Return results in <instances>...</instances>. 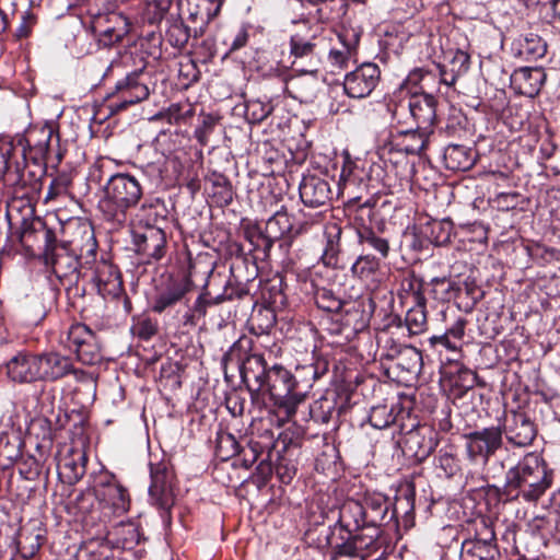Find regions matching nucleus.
<instances>
[{
  "mask_svg": "<svg viewBox=\"0 0 560 560\" xmlns=\"http://www.w3.org/2000/svg\"><path fill=\"white\" fill-rule=\"evenodd\" d=\"M380 79V67L373 62H364L346 74L343 80L345 93L351 98L368 97L377 86Z\"/></svg>",
  "mask_w": 560,
  "mask_h": 560,
  "instance_id": "nucleus-18",
  "label": "nucleus"
},
{
  "mask_svg": "<svg viewBox=\"0 0 560 560\" xmlns=\"http://www.w3.org/2000/svg\"><path fill=\"white\" fill-rule=\"evenodd\" d=\"M47 162H31L26 160L16 168V180L14 182V194L20 197L13 199L18 205H31L30 200L40 194L43 187V178L46 174Z\"/></svg>",
  "mask_w": 560,
  "mask_h": 560,
  "instance_id": "nucleus-14",
  "label": "nucleus"
},
{
  "mask_svg": "<svg viewBox=\"0 0 560 560\" xmlns=\"http://www.w3.org/2000/svg\"><path fill=\"white\" fill-rule=\"evenodd\" d=\"M546 73L541 67H523L516 69L511 75V84L517 93L534 97L536 96L544 82Z\"/></svg>",
  "mask_w": 560,
  "mask_h": 560,
  "instance_id": "nucleus-29",
  "label": "nucleus"
},
{
  "mask_svg": "<svg viewBox=\"0 0 560 560\" xmlns=\"http://www.w3.org/2000/svg\"><path fill=\"white\" fill-rule=\"evenodd\" d=\"M96 288L97 293L106 298H118L124 291L121 275L108 259L101 258L93 265L86 277Z\"/></svg>",
  "mask_w": 560,
  "mask_h": 560,
  "instance_id": "nucleus-19",
  "label": "nucleus"
},
{
  "mask_svg": "<svg viewBox=\"0 0 560 560\" xmlns=\"http://www.w3.org/2000/svg\"><path fill=\"white\" fill-rule=\"evenodd\" d=\"M422 364L421 351L413 346L405 345V348L397 360V366L409 373H417L421 371Z\"/></svg>",
  "mask_w": 560,
  "mask_h": 560,
  "instance_id": "nucleus-60",
  "label": "nucleus"
},
{
  "mask_svg": "<svg viewBox=\"0 0 560 560\" xmlns=\"http://www.w3.org/2000/svg\"><path fill=\"white\" fill-rule=\"evenodd\" d=\"M537 425L530 417L518 410L505 415L502 425H492L464 434L467 459L486 465L503 445V435L514 447H526L537 436Z\"/></svg>",
  "mask_w": 560,
  "mask_h": 560,
  "instance_id": "nucleus-2",
  "label": "nucleus"
},
{
  "mask_svg": "<svg viewBox=\"0 0 560 560\" xmlns=\"http://www.w3.org/2000/svg\"><path fill=\"white\" fill-rule=\"evenodd\" d=\"M528 256L538 265L545 266L560 260V250L540 243H534L526 247Z\"/></svg>",
  "mask_w": 560,
  "mask_h": 560,
  "instance_id": "nucleus-61",
  "label": "nucleus"
},
{
  "mask_svg": "<svg viewBox=\"0 0 560 560\" xmlns=\"http://www.w3.org/2000/svg\"><path fill=\"white\" fill-rule=\"evenodd\" d=\"M185 43L177 44V89H188L199 79L197 61L191 58Z\"/></svg>",
  "mask_w": 560,
  "mask_h": 560,
  "instance_id": "nucleus-34",
  "label": "nucleus"
},
{
  "mask_svg": "<svg viewBox=\"0 0 560 560\" xmlns=\"http://www.w3.org/2000/svg\"><path fill=\"white\" fill-rule=\"evenodd\" d=\"M60 342L77 354L80 362L93 365L102 360L101 349L96 335L85 324H72L60 336Z\"/></svg>",
  "mask_w": 560,
  "mask_h": 560,
  "instance_id": "nucleus-12",
  "label": "nucleus"
},
{
  "mask_svg": "<svg viewBox=\"0 0 560 560\" xmlns=\"http://www.w3.org/2000/svg\"><path fill=\"white\" fill-rule=\"evenodd\" d=\"M338 38L340 40L341 47L331 48L328 55V59L332 66L343 68L348 65V61L355 52L360 36L353 30H346L338 34Z\"/></svg>",
  "mask_w": 560,
  "mask_h": 560,
  "instance_id": "nucleus-36",
  "label": "nucleus"
},
{
  "mask_svg": "<svg viewBox=\"0 0 560 560\" xmlns=\"http://www.w3.org/2000/svg\"><path fill=\"white\" fill-rule=\"evenodd\" d=\"M105 508L112 509L113 513L121 516L130 509V495L126 487L121 482L114 485L107 491H102L96 497Z\"/></svg>",
  "mask_w": 560,
  "mask_h": 560,
  "instance_id": "nucleus-38",
  "label": "nucleus"
},
{
  "mask_svg": "<svg viewBox=\"0 0 560 560\" xmlns=\"http://www.w3.org/2000/svg\"><path fill=\"white\" fill-rule=\"evenodd\" d=\"M175 472L165 464H159L151 468V486L149 492L156 505L162 510L161 516L166 525H172V508L175 505V492L173 480Z\"/></svg>",
  "mask_w": 560,
  "mask_h": 560,
  "instance_id": "nucleus-13",
  "label": "nucleus"
},
{
  "mask_svg": "<svg viewBox=\"0 0 560 560\" xmlns=\"http://www.w3.org/2000/svg\"><path fill=\"white\" fill-rule=\"evenodd\" d=\"M299 192L303 205L310 208L326 206L332 198L329 180L315 174L303 176Z\"/></svg>",
  "mask_w": 560,
  "mask_h": 560,
  "instance_id": "nucleus-26",
  "label": "nucleus"
},
{
  "mask_svg": "<svg viewBox=\"0 0 560 560\" xmlns=\"http://www.w3.org/2000/svg\"><path fill=\"white\" fill-rule=\"evenodd\" d=\"M324 235L326 245L322 255L323 262L328 267H337L341 253L342 229L337 223H329L325 226Z\"/></svg>",
  "mask_w": 560,
  "mask_h": 560,
  "instance_id": "nucleus-42",
  "label": "nucleus"
},
{
  "mask_svg": "<svg viewBox=\"0 0 560 560\" xmlns=\"http://www.w3.org/2000/svg\"><path fill=\"white\" fill-rule=\"evenodd\" d=\"M287 289L288 285L284 278L280 275H276L265 283L262 288V295L270 304L284 306L288 302Z\"/></svg>",
  "mask_w": 560,
  "mask_h": 560,
  "instance_id": "nucleus-50",
  "label": "nucleus"
},
{
  "mask_svg": "<svg viewBox=\"0 0 560 560\" xmlns=\"http://www.w3.org/2000/svg\"><path fill=\"white\" fill-rule=\"evenodd\" d=\"M301 26V30L292 34L290 38V56L293 58L291 68L292 71L299 73L291 79V82L294 86L302 88L303 77H307L310 82L304 90V96L311 97L315 94L318 84V37L307 23L304 22Z\"/></svg>",
  "mask_w": 560,
  "mask_h": 560,
  "instance_id": "nucleus-6",
  "label": "nucleus"
},
{
  "mask_svg": "<svg viewBox=\"0 0 560 560\" xmlns=\"http://www.w3.org/2000/svg\"><path fill=\"white\" fill-rule=\"evenodd\" d=\"M68 419L67 413L63 416L58 413L55 420V428L52 427V420L47 416L32 419L27 431L28 439L35 442L36 453H40V456H49L54 445L55 431L62 429L65 421Z\"/></svg>",
  "mask_w": 560,
  "mask_h": 560,
  "instance_id": "nucleus-20",
  "label": "nucleus"
},
{
  "mask_svg": "<svg viewBox=\"0 0 560 560\" xmlns=\"http://www.w3.org/2000/svg\"><path fill=\"white\" fill-rule=\"evenodd\" d=\"M394 408L386 405L373 407L369 416V422L376 429H385L395 423Z\"/></svg>",
  "mask_w": 560,
  "mask_h": 560,
  "instance_id": "nucleus-64",
  "label": "nucleus"
},
{
  "mask_svg": "<svg viewBox=\"0 0 560 560\" xmlns=\"http://www.w3.org/2000/svg\"><path fill=\"white\" fill-rule=\"evenodd\" d=\"M314 302L318 308L328 313H338L341 311L343 301L335 294V292L327 288L314 289Z\"/></svg>",
  "mask_w": 560,
  "mask_h": 560,
  "instance_id": "nucleus-55",
  "label": "nucleus"
},
{
  "mask_svg": "<svg viewBox=\"0 0 560 560\" xmlns=\"http://www.w3.org/2000/svg\"><path fill=\"white\" fill-rule=\"evenodd\" d=\"M316 7L314 18L320 23H327L340 19L347 12L345 0H299Z\"/></svg>",
  "mask_w": 560,
  "mask_h": 560,
  "instance_id": "nucleus-43",
  "label": "nucleus"
},
{
  "mask_svg": "<svg viewBox=\"0 0 560 560\" xmlns=\"http://www.w3.org/2000/svg\"><path fill=\"white\" fill-rule=\"evenodd\" d=\"M293 224L291 217L282 206L280 210L276 211L265 224V240L266 247L272 248L277 241H280L284 235L292 231Z\"/></svg>",
  "mask_w": 560,
  "mask_h": 560,
  "instance_id": "nucleus-35",
  "label": "nucleus"
},
{
  "mask_svg": "<svg viewBox=\"0 0 560 560\" xmlns=\"http://www.w3.org/2000/svg\"><path fill=\"white\" fill-rule=\"evenodd\" d=\"M474 537L464 541H471L492 547H498L493 522L489 517H479L474 522Z\"/></svg>",
  "mask_w": 560,
  "mask_h": 560,
  "instance_id": "nucleus-52",
  "label": "nucleus"
},
{
  "mask_svg": "<svg viewBox=\"0 0 560 560\" xmlns=\"http://www.w3.org/2000/svg\"><path fill=\"white\" fill-rule=\"evenodd\" d=\"M143 77V70H136L116 83L115 90L105 98L109 114L125 110L128 106L140 103L149 96V88Z\"/></svg>",
  "mask_w": 560,
  "mask_h": 560,
  "instance_id": "nucleus-10",
  "label": "nucleus"
},
{
  "mask_svg": "<svg viewBox=\"0 0 560 560\" xmlns=\"http://www.w3.org/2000/svg\"><path fill=\"white\" fill-rule=\"evenodd\" d=\"M244 454L243 464L246 468L250 467L256 460V452L253 448L248 450L249 457L247 456L246 450L243 448L235 436L228 432H221L217 438V454L223 459H230L236 455Z\"/></svg>",
  "mask_w": 560,
  "mask_h": 560,
  "instance_id": "nucleus-33",
  "label": "nucleus"
},
{
  "mask_svg": "<svg viewBox=\"0 0 560 560\" xmlns=\"http://www.w3.org/2000/svg\"><path fill=\"white\" fill-rule=\"evenodd\" d=\"M341 407H337L336 398L325 396L314 402L311 407L312 418L322 423H328L341 415Z\"/></svg>",
  "mask_w": 560,
  "mask_h": 560,
  "instance_id": "nucleus-48",
  "label": "nucleus"
},
{
  "mask_svg": "<svg viewBox=\"0 0 560 560\" xmlns=\"http://www.w3.org/2000/svg\"><path fill=\"white\" fill-rule=\"evenodd\" d=\"M515 55L527 61H536L545 57L547 43L539 35L527 33L521 35L515 42Z\"/></svg>",
  "mask_w": 560,
  "mask_h": 560,
  "instance_id": "nucleus-37",
  "label": "nucleus"
},
{
  "mask_svg": "<svg viewBox=\"0 0 560 560\" xmlns=\"http://www.w3.org/2000/svg\"><path fill=\"white\" fill-rule=\"evenodd\" d=\"M142 197V187L138 179L129 174L110 175L104 187V196L98 201V209L106 221L122 224L127 212L135 208Z\"/></svg>",
  "mask_w": 560,
  "mask_h": 560,
  "instance_id": "nucleus-7",
  "label": "nucleus"
},
{
  "mask_svg": "<svg viewBox=\"0 0 560 560\" xmlns=\"http://www.w3.org/2000/svg\"><path fill=\"white\" fill-rule=\"evenodd\" d=\"M327 540L331 547L330 560H365L364 556L358 553L341 536L328 537Z\"/></svg>",
  "mask_w": 560,
  "mask_h": 560,
  "instance_id": "nucleus-56",
  "label": "nucleus"
},
{
  "mask_svg": "<svg viewBox=\"0 0 560 560\" xmlns=\"http://www.w3.org/2000/svg\"><path fill=\"white\" fill-rule=\"evenodd\" d=\"M378 198L370 197L364 202L361 198L350 201L349 210L353 211L352 223L357 231L358 243L363 250L386 259L390 253V240L385 231V222H376Z\"/></svg>",
  "mask_w": 560,
  "mask_h": 560,
  "instance_id": "nucleus-5",
  "label": "nucleus"
},
{
  "mask_svg": "<svg viewBox=\"0 0 560 560\" xmlns=\"http://www.w3.org/2000/svg\"><path fill=\"white\" fill-rule=\"evenodd\" d=\"M46 265H50L54 273L59 279H69L70 281L78 282L79 279H84L81 273V260L79 256L69 248L68 243H58L52 246L44 256Z\"/></svg>",
  "mask_w": 560,
  "mask_h": 560,
  "instance_id": "nucleus-17",
  "label": "nucleus"
},
{
  "mask_svg": "<svg viewBox=\"0 0 560 560\" xmlns=\"http://www.w3.org/2000/svg\"><path fill=\"white\" fill-rule=\"evenodd\" d=\"M18 144L24 145L31 162H56L62 160L58 127L52 122L31 125L23 133H18Z\"/></svg>",
  "mask_w": 560,
  "mask_h": 560,
  "instance_id": "nucleus-9",
  "label": "nucleus"
},
{
  "mask_svg": "<svg viewBox=\"0 0 560 560\" xmlns=\"http://www.w3.org/2000/svg\"><path fill=\"white\" fill-rule=\"evenodd\" d=\"M462 293L460 283L447 277H436L427 283V294L438 302H450Z\"/></svg>",
  "mask_w": 560,
  "mask_h": 560,
  "instance_id": "nucleus-39",
  "label": "nucleus"
},
{
  "mask_svg": "<svg viewBox=\"0 0 560 560\" xmlns=\"http://www.w3.org/2000/svg\"><path fill=\"white\" fill-rule=\"evenodd\" d=\"M364 511L360 500L347 499L338 508V517L334 525L329 526L331 537L335 536V530L338 529L339 534L350 536L357 532L364 530L368 524L365 523Z\"/></svg>",
  "mask_w": 560,
  "mask_h": 560,
  "instance_id": "nucleus-22",
  "label": "nucleus"
},
{
  "mask_svg": "<svg viewBox=\"0 0 560 560\" xmlns=\"http://www.w3.org/2000/svg\"><path fill=\"white\" fill-rule=\"evenodd\" d=\"M427 283L415 271L408 272L401 280V290L412 299L415 303L427 302Z\"/></svg>",
  "mask_w": 560,
  "mask_h": 560,
  "instance_id": "nucleus-53",
  "label": "nucleus"
},
{
  "mask_svg": "<svg viewBox=\"0 0 560 560\" xmlns=\"http://www.w3.org/2000/svg\"><path fill=\"white\" fill-rule=\"evenodd\" d=\"M298 472V465L291 454L279 455L275 464V474L283 485H290Z\"/></svg>",
  "mask_w": 560,
  "mask_h": 560,
  "instance_id": "nucleus-59",
  "label": "nucleus"
},
{
  "mask_svg": "<svg viewBox=\"0 0 560 560\" xmlns=\"http://www.w3.org/2000/svg\"><path fill=\"white\" fill-rule=\"evenodd\" d=\"M171 108L166 113L156 114L153 119H167L168 127L159 131L154 139V149L158 154L164 159L163 167L160 170L162 178L166 177L168 173L175 172V130L172 125Z\"/></svg>",
  "mask_w": 560,
  "mask_h": 560,
  "instance_id": "nucleus-25",
  "label": "nucleus"
},
{
  "mask_svg": "<svg viewBox=\"0 0 560 560\" xmlns=\"http://www.w3.org/2000/svg\"><path fill=\"white\" fill-rule=\"evenodd\" d=\"M453 235V222L450 219L434 220L430 224V238L438 245H445L451 242Z\"/></svg>",
  "mask_w": 560,
  "mask_h": 560,
  "instance_id": "nucleus-63",
  "label": "nucleus"
},
{
  "mask_svg": "<svg viewBox=\"0 0 560 560\" xmlns=\"http://www.w3.org/2000/svg\"><path fill=\"white\" fill-rule=\"evenodd\" d=\"M432 131L418 129L389 131L386 139L378 147V154L383 160H392L394 154L421 155L429 143Z\"/></svg>",
  "mask_w": 560,
  "mask_h": 560,
  "instance_id": "nucleus-11",
  "label": "nucleus"
},
{
  "mask_svg": "<svg viewBox=\"0 0 560 560\" xmlns=\"http://www.w3.org/2000/svg\"><path fill=\"white\" fill-rule=\"evenodd\" d=\"M296 372L300 374L302 381H307L306 384L308 385L310 392L314 382L328 372V361L324 358H317L311 364L298 366Z\"/></svg>",
  "mask_w": 560,
  "mask_h": 560,
  "instance_id": "nucleus-58",
  "label": "nucleus"
},
{
  "mask_svg": "<svg viewBox=\"0 0 560 560\" xmlns=\"http://www.w3.org/2000/svg\"><path fill=\"white\" fill-rule=\"evenodd\" d=\"M273 110L270 102H262L260 100H249L244 105V117L249 124H260Z\"/></svg>",
  "mask_w": 560,
  "mask_h": 560,
  "instance_id": "nucleus-57",
  "label": "nucleus"
},
{
  "mask_svg": "<svg viewBox=\"0 0 560 560\" xmlns=\"http://www.w3.org/2000/svg\"><path fill=\"white\" fill-rule=\"evenodd\" d=\"M88 455L83 450L70 448L58 462L59 475L70 485L78 482L86 472Z\"/></svg>",
  "mask_w": 560,
  "mask_h": 560,
  "instance_id": "nucleus-31",
  "label": "nucleus"
},
{
  "mask_svg": "<svg viewBox=\"0 0 560 560\" xmlns=\"http://www.w3.org/2000/svg\"><path fill=\"white\" fill-rule=\"evenodd\" d=\"M256 353L257 349L254 339L246 335L241 336L222 358L224 372L226 373L229 364L235 363L240 368L249 355H255Z\"/></svg>",
  "mask_w": 560,
  "mask_h": 560,
  "instance_id": "nucleus-40",
  "label": "nucleus"
},
{
  "mask_svg": "<svg viewBox=\"0 0 560 560\" xmlns=\"http://www.w3.org/2000/svg\"><path fill=\"white\" fill-rule=\"evenodd\" d=\"M306 383L307 381H302L296 371L293 374L282 365L275 364L269 369L268 380L262 390L270 395L275 405L283 409L287 418H291L308 394Z\"/></svg>",
  "mask_w": 560,
  "mask_h": 560,
  "instance_id": "nucleus-8",
  "label": "nucleus"
},
{
  "mask_svg": "<svg viewBox=\"0 0 560 560\" xmlns=\"http://www.w3.org/2000/svg\"><path fill=\"white\" fill-rule=\"evenodd\" d=\"M210 197L218 207H228L233 201L234 190L231 182L222 174H213Z\"/></svg>",
  "mask_w": 560,
  "mask_h": 560,
  "instance_id": "nucleus-46",
  "label": "nucleus"
},
{
  "mask_svg": "<svg viewBox=\"0 0 560 560\" xmlns=\"http://www.w3.org/2000/svg\"><path fill=\"white\" fill-rule=\"evenodd\" d=\"M443 158L446 168L452 171H467L475 164L471 151L459 144L446 147Z\"/></svg>",
  "mask_w": 560,
  "mask_h": 560,
  "instance_id": "nucleus-45",
  "label": "nucleus"
},
{
  "mask_svg": "<svg viewBox=\"0 0 560 560\" xmlns=\"http://www.w3.org/2000/svg\"><path fill=\"white\" fill-rule=\"evenodd\" d=\"M135 252L141 256V261L150 264L152 259H160L164 255L166 235L160 228L140 225L131 231Z\"/></svg>",
  "mask_w": 560,
  "mask_h": 560,
  "instance_id": "nucleus-16",
  "label": "nucleus"
},
{
  "mask_svg": "<svg viewBox=\"0 0 560 560\" xmlns=\"http://www.w3.org/2000/svg\"><path fill=\"white\" fill-rule=\"evenodd\" d=\"M438 444V434L425 425L413 427L404 438L405 452L419 462L425 460Z\"/></svg>",
  "mask_w": 560,
  "mask_h": 560,
  "instance_id": "nucleus-23",
  "label": "nucleus"
},
{
  "mask_svg": "<svg viewBox=\"0 0 560 560\" xmlns=\"http://www.w3.org/2000/svg\"><path fill=\"white\" fill-rule=\"evenodd\" d=\"M253 313L247 320V328L250 334L259 337L268 335L276 324V314L272 308L257 304L252 307Z\"/></svg>",
  "mask_w": 560,
  "mask_h": 560,
  "instance_id": "nucleus-44",
  "label": "nucleus"
},
{
  "mask_svg": "<svg viewBox=\"0 0 560 560\" xmlns=\"http://www.w3.org/2000/svg\"><path fill=\"white\" fill-rule=\"evenodd\" d=\"M20 448L21 440L16 434H0V458L9 463L14 462L21 454Z\"/></svg>",
  "mask_w": 560,
  "mask_h": 560,
  "instance_id": "nucleus-62",
  "label": "nucleus"
},
{
  "mask_svg": "<svg viewBox=\"0 0 560 560\" xmlns=\"http://www.w3.org/2000/svg\"><path fill=\"white\" fill-rule=\"evenodd\" d=\"M360 501L368 526L381 527L386 523L389 511V502L386 495L380 492H366Z\"/></svg>",
  "mask_w": 560,
  "mask_h": 560,
  "instance_id": "nucleus-30",
  "label": "nucleus"
},
{
  "mask_svg": "<svg viewBox=\"0 0 560 560\" xmlns=\"http://www.w3.org/2000/svg\"><path fill=\"white\" fill-rule=\"evenodd\" d=\"M241 258L231 265L230 271L234 282L230 279L225 282L223 292L212 295L208 287V271H200L190 259L185 266L177 268V313L182 314L184 325L195 326L207 313V307L225 301L247 300L249 307H254L257 301L250 294L247 287L258 272L255 262L249 264Z\"/></svg>",
  "mask_w": 560,
  "mask_h": 560,
  "instance_id": "nucleus-1",
  "label": "nucleus"
},
{
  "mask_svg": "<svg viewBox=\"0 0 560 560\" xmlns=\"http://www.w3.org/2000/svg\"><path fill=\"white\" fill-rule=\"evenodd\" d=\"M40 381H57L69 374H73L75 380L84 377L85 372L75 369L70 358L61 355L58 352H44L37 354Z\"/></svg>",
  "mask_w": 560,
  "mask_h": 560,
  "instance_id": "nucleus-21",
  "label": "nucleus"
},
{
  "mask_svg": "<svg viewBox=\"0 0 560 560\" xmlns=\"http://www.w3.org/2000/svg\"><path fill=\"white\" fill-rule=\"evenodd\" d=\"M269 369L261 353L249 355L238 368L242 382L245 384L252 400L258 398L264 389L269 375Z\"/></svg>",
  "mask_w": 560,
  "mask_h": 560,
  "instance_id": "nucleus-24",
  "label": "nucleus"
},
{
  "mask_svg": "<svg viewBox=\"0 0 560 560\" xmlns=\"http://www.w3.org/2000/svg\"><path fill=\"white\" fill-rule=\"evenodd\" d=\"M155 281V293L151 300V308L163 313L175 305V280L172 272L162 273Z\"/></svg>",
  "mask_w": 560,
  "mask_h": 560,
  "instance_id": "nucleus-32",
  "label": "nucleus"
},
{
  "mask_svg": "<svg viewBox=\"0 0 560 560\" xmlns=\"http://www.w3.org/2000/svg\"><path fill=\"white\" fill-rule=\"evenodd\" d=\"M7 375L15 383H33L40 381L37 354L19 352L7 363Z\"/></svg>",
  "mask_w": 560,
  "mask_h": 560,
  "instance_id": "nucleus-28",
  "label": "nucleus"
},
{
  "mask_svg": "<svg viewBox=\"0 0 560 560\" xmlns=\"http://www.w3.org/2000/svg\"><path fill=\"white\" fill-rule=\"evenodd\" d=\"M207 0H177V16L180 25L177 24V44H188L190 36L197 40L208 24H202V11L207 9Z\"/></svg>",
  "mask_w": 560,
  "mask_h": 560,
  "instance_id": "nucleus-15",
  "label": "nucleus"
},
{
  "mask_svg": "<svg viewBox=\"0 0 560 560\" xmlns=\"http://www.w3.org/2000/svg\"><path fill=\"white\" fill-rule=\"evenodd\" d=\"M7 219L11 228L19 226L18 238L26 255L35 256L45 254L56 245L55 231L45 220L35 215L31 205H18L16 201L8 202Z\"/></svg>",
  "mask_w": 560,
  "mask_h": 560,
  "instance_id": "nucleus-4",
  "label": "nucleus"
},
{
  "mask_svg": "<svg viewBox=\"0 0 560 560\" xmlns=\"http://www.w3.org/2000/svg\"><path fill=\"white\" fill-rule=\"evenodd\" d=\"M114 549L104 538L102 540H92L81 550L83 560H114Z\"/></svg>",
  "mask_w": 560,
  "mask_h": 560,
  "instance_id": "nucleus-54",
  "label": "nucleus"
},
{
  "mask_svg": "<svg viewBox=\"0 0 560 560\" xmlns=\"http://www.w3.org/2000/svg\"><path fill=\"white\" fill-rule=\"evenodd\" d=\"M551 485L552 471L545 459L536 453H528L506 471L505 485L499 497L503 501L522 498L525 502H536Z\"/></svg>",
  "mask_w": 560,
  "mask_h": 560,
  "instance_id": "nucleus-3",
  "label": "nucleus"
},
{
  "mask_svg": "<svg viewBox=\"0 0 560 560\" xmlns=\"http://www.w3.org/2000/svg\"><path fill=\"white\" fill-rule=\"evenodd\" d=\"M407 108L418 129L431 131L436 119V100L430 94L416 92L408 98Z\"/></svg>",
  "mask_w": 560,
  "mask_h": 560,
  "instance_id": "nucleus-27",
  "label": "nucleus"
},
{
  "mask_svg": "<svg viewBox=\"0 0 560 560\" xmlns=\"http://www.w3.org/2000/svg\"><path fill=\"white\" fill-rule=\"evenodd\" d=\"M114 550H129L139 542V533L133 524L120 523L113 527L105 537Z\"/></svg>",
  "mask_w": 560,
  "mask_h": 560,
  "instance_id": "nucleus-41",
  "label": "nucleus"
},
{
  "mask_svg": "<svg viewBox=\"0 0 560 560\" xmlns=\"http://www.w3.org/2000/svg\"><path fill=\"white\" fill-rule=\"evenodd\" d=\"M382 258L376 257L373 254H362L360 255L351 267V272L353 276L360 278L361 280H371L381 269Z\"/></svg>",
  "mask_w": 560,
  "mask_h": 560,
  "instance_id": "nucleus-49",
  "label": "nucleus"
},
{
  "mask_svg": "<svg viewBox=\"0 0 560 560\" xmlns=\"http://www.w3.org/2000/svg\"><path fill=\"white\" fill-rule=\"evenodd\" d=\"M460 560H501L498 547L463 541Z\"/></svg>",
  "mask_w": 560,
  "mask_h": 560,
  "instance_id": "nucleus-47",
  "label": "nucleus"
},
{
  "mask_svg": "<svg viewBox=\"0 0 560 560\" xmlns=\"http://www.w3.org/2000/svg\"><path fill=\"white\" fill-rule=\"evenodd\" d=\"M405 324L410 335H419L427 330V302L415 303L405 316Z\"/></svg>",
  "mask_w": 560,
  "mask_h": 560,
  "instance_id": "nucleus-51",
  "label": "nucleus"
}]
</instances>
